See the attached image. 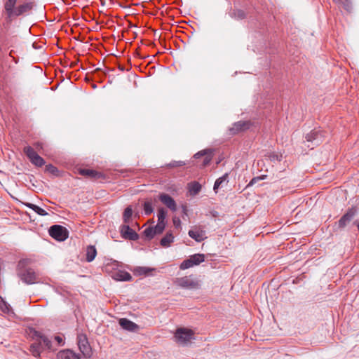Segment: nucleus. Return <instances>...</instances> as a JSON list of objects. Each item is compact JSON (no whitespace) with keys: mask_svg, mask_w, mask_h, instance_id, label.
Returning a JSON list of instances; mask_svg holds the SVG:
<instances>
[{"mask_svg":"<svg viewBox=\"0 0 359 359\" xmlns=\"http://www.w3.org/2000/svg\"><path fill=\"white\" fill-rule=\"evenodd\" d=\"M18 276L27 284L32 285L40 282L38 273L32 268H24V261H20L18 265Z\"/></svg>","mask_w":359,"mask_h":359,"instance_id":"nucleus-1","label":"nucleus"},{"mask_svg":"<svg viewBox=\"0 0 359 359\" xmlns=\"http://www.w3.org/2000/svg\"><path fill=\"white\" fill-rule=\"evenodd\" d=\"M174 284L181 288L187 290H197L201 287L200 280L194 275L185 276L177 278L173 281Z\"/></svg>","mask_w":359,"mask_h":359,"instance_id":"nucleus-2","label":"nucleus"},{"mask_svg":"<svg viewBox=\"0 0 359 359\" xmlns=\"http://www.w3.org/2000/svg\"><path fill=\"white\" fill-rule=\"evenodd\" d=\"M194 333L191 330L186 328H179L176 330L175 338L179 344L185 346L191 343L194 339Z\"/></svg>","mask_w":359,"mask_h":359,"instance_id":"nucleus-3","label":"nucleus"},{"mask_svg":"<svg viewBox=\"0 0 359 359\" xmlns=\"http://www.w3.org/2000/svg\"><path fill=\"white\" fill-rule=\"evenodd\" d=\"M50 236L58 241H64L68 237V231L60 225H53L49 229Z\"/></svg>","mask_w":359,"mask_h":359,"instance_id":"nucleus-4","label":"nucleus"},{"mask_svg":"<svg viewBox=\"0 0 359 359\" xmlns=\"http://www.w3.org/2000/svg\"><path fill=\"white\" fill-rule=\"evenodd\" d=\"M77 343L80 351L86 358H90L93 354L92 348L85 334H79Z\"/></svg>","mask_w":359,"mask_h":359,"instance_id":"nucleus-5","label":"nucleus"},{"mask_svg":"<svg viewBox=\"0 0 359 359\" xmlns=\"http://www.w3.org/2000/svg\"><path fill=\"white\" fill-rule=\"evenodd\" d=\"M24 153L26 154L27 158L29 159L31 163L37 167H41L45 164V161L41 158L34 149L30 147L27 146L24 147Z\"/></svg>","mask_w":359,"mask_h":359,"instance_id":"nucleus-6","label":"nucleus"},{"mask_svg":"<svg viewBox=\"0 0 359 359\" xmlns=\"http://www.w3.org/2000/svg\"><path fill=\"white\" fill-rule=\"evenodd\" d=\"M357 214V208L351 207L348 208L346 212L340 218L338 222V227L344 229Z\"/></svg>","mask_w":359,"mask_h":359,"instance_id":"nucleus-7","label":"nucleus"},{"mask_svg":"<svg viewBox=\"0 0 359 359\" xmlns=\"http://www.w3.org/2000/svg\"><path fill=\"white\" fill-rule=\"evenodd\" d=\"M324 133L320 130L315 129L311 131L306 135V140L307 142L312 143V147L318 145L323 140Z\"/></svg>","mask_w":359,"mask_h":359,"instance_id":"nucleus-8","label":"nucleus"},{"mask_svg":"<svg viewBox=\"0 0 359 359\" xmlns=\"http://www.w3.org/2000/svg\"><path fill=\"white\" fill-rule=\"evenodd\" d=\"M188 234L196 242H201L207 238L205 231L198 226H194L192 229L189 231Z\"/></svg>","mask_w":359,"mask_h":359,"instance_id":"nucleus-9","label":"nucleus"},{"mask_svg":"<svg viewBox=\"0 0 359 359\" xmlns=\"http://www.w3.org/2000/svg\"><path fill=\"white\" fill-rule=\"evenodd\" d=\"M158 198L163 205L172 212L177 210V203L170 195L162 193L159 194Z\"/></svg>","mask_w":359,"mask_h":359,"instance_id":"nucleus-10","label":"nucleus"},{"mask_svg":"<svg viewBox=\"0 0 359 359\" xmlns=\"http://www.w3.org/2000/svg\"><path fill=\"white\" fill-rule=\"evenodd\" d=\"M121 233L125 239L136 241L138 238V234L129 225H123L121 227Z\"/></svg>","mask_w":359,"mask_h":359,"instance_id":"nucleus-11","label":"nucleus"},{"mask_svg":"<svg viewBox=\"0 0 359 359\" xmlns=\"http://www.w3.org/2000/svg\"><path fill=\"white\" fill-rule=\"evenodd\" d=\"M204 156V158L203 160L202 166L205 167L208 165L211 160H212V152L210 150L206 149V150H202L198 151L194 155L195 158H199L201 157Z\"/></svg>","mask_w":359,"mask_h":359,"instance_id":"nucleus-12","label":"nucleus"},{"mask_svg":"<svg viewBox=\"0 0 359 359\" xmlns=\"http://www.w3.org/2000/svg\"><path fill=\"white\" fill-rule=\"evenodd\" d=\"M57 359H80V355L69 349L60 351L57 354Z\"/></svg>","mask_w":359,"mask_h":359,"instance_id":"nucleus-13","label":"nucleus"},{"mask_svg":"<svg viewBox=\"0 0 359 359\" xmlns=\"http://www.w3.org/2000/svg\"><path fill=\"white\" fill-rule=\"evenodd\" d=\"M112 278L117 281H129L132 276L126 271L119 270L113 273Z\"/></svg>","mask_w":359,"mask_h":359,"instance_id":"nucleus-14","label":"nucleus"},{"mask_svg":"<svg viewBox=\"0 0 359 359\" xmlns=\"http://www.w3.org/2000/svg\"><path fill=\"white\" fill-rule=\"evenodd\" d=\"M119 324L122 328L128 331H136L138 329V325L135 323L130 321L127 318H121Z\"/></svg>","mask_w":359,"mask_h":359,"instance_id":"nucleus-15","label":"nucleus"},{"mask_svg":"<svg viewBox=\"0 0 359 359\" xmlns=\"http://www.w3.org/2000/svg\"><path fill=\"white\" fill-rule=\"evenodd\" d=\"M32 8V3H25L21 5H19L15 8V12L13 13V17L20 16L28 11H29Z\"/></svg>","mask_w":359,"mask_h":359,"instance_id":"nucleus-16","label":"nucleus"},{"mask_svg":"<svg viewBox=\"0 0 359 359\" xmlns=\"http://www.w3.org/2000/svg\"><path fill=\"white\" fill-rule=\"evenodd\" d=\"M18 0H6L4 3V9L8 18H13Z\"/></svg>","mask_w":359,"mask_h":359,"instance_id":"nucleus-17","label":"nucleus"},{"mask_svg":"<svg viewBox=\"0 0 359 359\" xmlns=\"http://www.w3.org/2000/svg\"><path fill=\"white\" fill-rule=\"evenodd\" d=\"M248 128V123L245 121H238L235 123L229 130L231 134H236L240 131L244 130Z\"/></svg>","mask_w":359,"mask_h":359,"instance_id":"nucleus-18","label":"nucleus"},{"mask_svg":"<svg viewBox=\"0 0 359 359\" xmlns=\"http://www.w3.org/2000/svg\"><path fill=\"white\" fill-rule=\"evenodd\" d=\"M79 174L89 178L95 179L99 177L100 174L92 169H80Z\"/></svg>","mask_w":359,"mask_h":359,"instance_id":"nucleus-19","label":"nucleus"},{"mask_svg":"<svg viewBox=\"0 0 359 359\" xmlns=\"http://www.w3.org/2000/svg\"><path fill=\"white\" fill-rule=\"evenodd\" d=\"M174 241V236L171 233H167L164 237H163L160 241V244L163 248H168Z\"/></svg>","mask_w":359,"mask_h":359,"instance_id":"nucleus-20","label":"nucleus"},{"mask_svg":"<svg viewBox=\"0 0 359 359\" xmlns=\"http://www.w3.org/2000/svg\"><path fill=\"white\" fill-rule=\"evenodd\" d=\"M97 250L95 246L89 245L86 249V260L88 262H92L96 257Z\"/></svg>","mask_w":359,"mask_h":359,"instance_id":"nucleus-21","label":"nucleus"},{"mask_svg":"<svg viewBox=\"0 0 359 359\" xmlns=\"http://www.w3.org/2000/svg\"><path fill=\"white\" fill-rule=\"evenodd\" d=\"M228 173H225L223 176L216 180L213 187V189L216 193L217 192L218 189L222 186V184L224 182H228Z\"/></svg>","mask_w":359,"mask_h":359,"instance_id":"nucleus-22","label":"nucleus"},{"mask_svg":"<svg viewBox=\"0 0 359 359\" xmlns=\"http://www.w3.org/2000/svg\"><path fill=\"white\" fill-rule=\"evenodd\" d=\"M189 189L191 194L196 195L201 191V185L197 182H194L189 184Z\"/></svg>","mask_w":359,"mask_h":359,"instance_id":"nucleus-23","label":"nucleus"},{"mask_svg":"<svg viewBox=\"0 0 359 359\" xmlns=\"http://www.w3.org/2000/svg\"><path fill=\"white\" fill-rule=\"evenodd\" d=\"M27 206L39 215L45 216L48 215V212L44 209L41 208V207L35 204L28 203L27 204Z\"/></svg>","mask_w":359,"mask_h":359,"instance_id":"nucleus-24","label":"nucleus"},{"mask_svg":"<svg viewBox=\"0 0 359 359\" xmlns=\"http://www.w3.org/2000/svg\"><path fill=\"white\" fill-rule=\"evenodd\" d=\"M194 266L198 265L205 261L203 254H195L189 257Z\"/></svg>","mask_w":359,"mask_h":359,"instance_id":"nucleus-25","label":"nucleus"},{"mask_svg":"<svg viewBox=\"0 0 359 359\" xmlns=\"http://www.w3.org/2000/svg\"><path fill=\"white\" fill-rule=\"evenodd\" d=\"M42 350L41 342L33 344L30 346V351L34 356H39Z\"/></svg>","mask_w":359,"mask_h":359,"instance_id":"nucleus-26","label":"nucleus"},{"mask_svg":"<svg viewBox=\"0 0 359 359\" xmlns=\"http://www.w3.org/2000/svg\"><path fill=\"white\" fill-rule=\"evenodd\" d=\"M37 336L40 338V341L41 343V348L50 349L51 348V341L45 336L37 334Z\"/></svg>","mask_w":359,"mask_h":359,"instance_id":"nucleus-27","label":"nucleus"},{"mask_svg":"<svg viewBox=\"0 0 359 359\" xmlns=\"http://www.w3.org/2000/svg\"><path fill=\"white\" fill-rule=\"evenodd\" d=\"M166 216H167V211L163 208H160L158 210V213H157L158 222L166 224V221H165Z\"/></svg>","mask_w":359,"mask_h":359,"instance_id":"nucleus-28","label":"nucleus"},{"mask_svg":"<svg viewBox=\"0 0 359 359\" xmlns=\"http://www.w3.org/2000/svg\"><path fill=\"white\" fill-rule=\"evenodd\" d=\"M132 214H133L132 208L130 206L127 207L125 209L123 214V219L126 224H128L129 222L130 219L132 216Z\"/></svg>","mask_w":359,"mask_h":359,"instance_id":"nucleus-29","label":"nucleus"},{"mask_svg":"<svg viewBox=\"0 0 359 359\" xmlns=\"http://www.w3.org/2000/svg\"><path fill=\"white\" fill-rule=\"evenodd\" d=\"M143 208L146 215H151L154 211V208L151 201L144 202Z\"/></svg>","mask_w":359,"mask_h":359,"instance_id":"nucleus-30","label":"nucleus"},{"mask_svg":"<svg viewBox=\"0 0 359 359\" xmlns=\"http://www.w3.org/2000/svg\"><path fill=\"white\" fill-rule=\"evenodd\" d=\"M154 269L149 268V267H144V266H140L136 269V272L139 273L140 275H148L149 272L154 271Z\"/></svg>","mask_w":359,"mask_h":359,"instance_id":"nucleus-31","label":"nucleus"},{"mask_svg":"<svg viewBox=\"0 0 359 359\" xmlns=\"http://www.w3.org/2000/svg\"><path fill=\"white\" fill-rule=\"evenodd\" d=\"M144 235L145 237H147L149 240L152 239L155 235H156L155 230L154 229L153 226L148 227L144 231Z\"/></svg>","mask_w":359,"mask_h":359,"instance_id":"nucleus-32","label":"nucleus"},{"mask_svg":"<svg viewBox=\"0 0 359 359\" xmlns=\"http://www.w3.org/2000/svg\"><path fill=\"white\" fill-rule=\"evenodd\" d=\"M194 265L193 262H191L190 257L187 259L184 260L180 265V269L181 270H185L187 269H189L191 267H193Z\"/></svg>","mask_w":359,"mask_h":359,"instance_id":"nucleus-33","label":"nucleus"},{"mask_svg":"<svg viewBox=\"0 0 359 359\" xmlns=\"http://www.w3.org/2000/svg\"><path fill=\"white\" fill-rule=\"evenodd\" d=\"M165 226V223L158 222L156 226H153V228L155 230L156 234H161L164 231Z\"/></svg>","mask_w":359,"mask_h":359,"instance_id":"nucleus-34","label":"nucleus"},{"mask_svg":"<svg viewBox=\"0 0 359 359\" xmlns=\"http://www.w3.org/2000/svg\"><path fill=\"white\" fill-rule=\"evenodd\" d=\"M0 309L3 312H4L6 313H8L10 312V310H11L10 305L8 304L4 301L1 300V302H0Z\"/></svg>","mask_w":359,"mask_h":359,"instance_id":"nucleus-35","label":"nucleus"},{"mask_svg":"<svg viewBox=\"0 0 359 359\" xmlns=\"http://www.w3.org/2000/svg\"><path fill=\"white\" fill-rule=\"evenodd\" d=\"M185 165V163L182 161H173L168 163L166 166L168 168H176V167H181Z\"/></svg>","mask_w":359,"mask_h":359,"instance_id":"nucleus-36","label":"nucleus"},{"mask_svg":"<svg viewBox=\"0 0 359 359\" xmlns=\"http://www.w3.org/2000/svg\"><path fill=\"white\" fill-rule=\"evenodd\" d=\"M46 170L48 172L52 173L53 175H56L58 172L57 168L51 164L47 165L46 166Z\"/></svg>","mask_w":359,"mask_h":359,"instance_id":"nucleus-37","label":"nucleus"},{"mask_svg":"<svg viewBox=\"0 0 359 359\" xmlns=\"http://www.w3.org/2000/svg\"><path fill=\"white\" fill-rule=\"evenodd\" d=\"M269 158H270V160L273 161H280L282 156L276 154H270Z\"/></svg>","mask_w":359,"mask_h":359,"instance_id":"nucleus-38","label":"nucleus"},{"mask_svg":"<svg viewBox=\"0 0 359 359\" xmlns=\"http://www.w3.org/2000/svg\"><path fill=\"white\" fill-rule=\"evenodd\" d=\"M173 224L175 228H179L181 226V220L179 217H174L172 219Z\"/></svg>","mask_w":359,"mask_h":359,"instance_id":"nucleus-39","label":"nucleus"},{"mask_svg":"<svg viewBox=\"0 0 359 359\" xmlns=\"http://www.w3.org/2000/svg\"><path fill=\"white\" fill-rule=\"evenodd\" d=\"M264 177L265 176H262L261 177H253L250 182H249L248 185V186H252L254 184H255L257 182H258L259 180H263L264 179Z\"/></svg>","mask_w":359,"mask_h":359,"instance_id":"nucleus-40","label":"nucleus"},{"mask_svg":"<svg viewBox=\"0 0 359 359\" xmlns=\"http://www.w3.org/2000/svg\"><path fill=\"white\" fill-rule=\"evenodd\" d=\"M55 340L57 342L59 345H62L64 344L63 339L60 336H55Z\"/></svg>","mask_w":359,"mask_h":359,"instance_id":"nucleus-41","label":"nucleus"},{"mask_svg":"<svg viewBox=\"0 0 359 359\" xmlns=\"http://www.w3.org/2000/svg\"><path fill=\"white\" fill-rule=\"evenodd\" d=\"M182 210L183 215L187 216V215H188V210H187V207L186 205H182Z\"/></svg>","mask_w":359,"mask_h":359,"instance_id":"nucleus-42","label":"nucleus"},{"mask_svg":"<svg viewBox=\"0 0 359 359\" xmlns=\"http://www.w3.org/2000/svg\"><path fill=\"white\" fill-rule=\"evenodd\" d=\"M354 224L357 226L358 229V231H359V222H355V223H354Z\"/></svg>","mask_w":359,"mask_h":359,"instance_id":"nucleus-43","label":"nucleus"},{"mask_svg":"<svg viewBox=\"0 0 359 359\" xmlns=\"http://www.w3.org/2000/svg\"><path fill=\"white\" fill-rule=\"evenodd\" d=\"M35 146H36V147H40V146H41V144L38 142V143L35 144Z\"/></svg>","mask_w":359,"mask_h":359,"instance_id":"nucleus-44","label":"nucleus"}]
</instances>
